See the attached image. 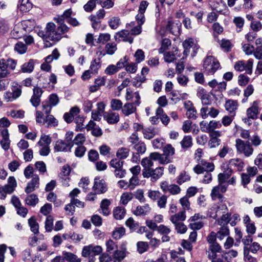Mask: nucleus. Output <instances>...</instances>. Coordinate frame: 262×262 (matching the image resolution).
Returning <instances> with one entry per match:
<instances>
[{"label":"nucleus","instance_id":"1","mask_svg":"<svg viewBox=\"0 0 262 262\" xmlns=\"http://www.w3.org/2000/svg\"><path fill=\"white\" fill-rule=\"evenodd\" d=\"M236 147L237 150L241 152H243L246 157L251 156L253 151V148L249 141L246 143L240 139L236 140Z\"/></svg>","mask_w":262,"mask_h":262},{"label":"nucleus","instance_id":"2","mask_svg":"<svg viewBox=\"0 0 262 262\" xmlns=\"http://www.w3.org/2000/svg\"><path fill=\"white\" fill-rule=\"evenodd\" d=\"M93 189L97 194L105 193L107 191V188L104 180L103 179L100 180L99 177H96L94 179Z\"/></svg>","mask_w":262,"mask_h":262},{"label":"nucleus","instance_id":"3","mask_svg":"<svg viewBox=\"0 0 262 262\" xmlns=\"http://www.w3.org/2000/svg\"><path fill=\"white\" fill-rule=\"evenodd\" d=\"M73 146V144H70L67 143L66 141L59 140L57 141L54 147V150L55 151H68V148L69 147L68 151H71V149Z\"/></svg>","mask_w":262,"mask_h":262},{"label":"nucleus","instance_id":"4","mask_svg":"<svg viewBox=\"0 0 262 262\" xmlns=\"http://www.w3.org/2000/svg\"><path fill=\"white\" fill-rule=\"evenodd\" d=\"M39 178L38 175L34 174L31 181L27 184L25 191L27 193H30L38 188L39 185Z\"/></svg>","mask_w":262,"mask_h":262},{"label":"nucleus","instance_id":"5","mask_svg":"<svg viewBox=\"0 0 262 262\" xmlns=\"http://www.w3.org/2000/svg\"><path fill=\"white\" fill-rule=\"evenodd\" d=\"M70 30V28L66 24L59 25L56 28L55 33V37L52 38V40L58 41L61 38V35L68 32Z\"/></svg>","mask_w":262,"mask_h":262},{"label":"nucleus","instance_id":"6","mask_svg":"<svg viewBox=\"0 0 262 262\" xmlns=\"http://www.w3.org/2000/svg\"><path fill=\"white\" fill-rule=\"evenodd\" d=\"M210 136L211 138L209 141L208 145L210 148H214L220 145L221 140L217 138L218 137L221 136V133L219 131L211 133Z\"/></svg>","mask_w":262,"mask_h":262},{"label":"nucleus","instance_id":"7","mask_svg":"<svg viewBox=\"0 0 262 262\" xmlns=\"http://www.w3.org/2000/svg\"><path fill=\"white\" fill-rule=\"evenodd\" d=\"M103 118L109 124H115L119 121V115L116 113L104 112Z\"/></svg>","mask_w":262,"mask_h":262},{"label":"nucleus","instance_id":"8","mask_svg":"<svg viewBox=\"0 0 262 262\" xmlns=\"http://www.w3.org/2000/svg\"><path fill=\"white\" fill-rule=\"evenodd\" d=\"M35 62V60L32 59L25 62L21 67V72L24 73H31L34 70Z\"/></svg>","mask_w":262,"mask_h":262},{"label":"nucleus","instance_id":"9","mask_svg":"<svg viewBox=\"0 0 262 262\" xmlns=\"http://www.w3.org/2000/svg\"><path fill=\"white\" fill-rule=\"evenodd\" d=\"M150 210V208L148 204H145L143 206H137L136 209L133 211V213L137 216L144 215L148 213Z\"/></svg>","mask_w":262,"mask_h":262},{"label":"nucleus","instance_id":"10","mask_svg":"<svg viewBox=\"0 0 262 262\" xmlns=\"http://www.w3.org/2000/svg\"><path fill=\"white\" fill-rule=\"evenodd\" d=\"M56 29V26L53 23H48L47 24L46 27V35L48 36V38L51 40L55 37Z\"/></svg>","mask_w":262,"mask_h":262},{"label":"nucleus","instance_id":"11","mask_svg":"<svg viewBox=\"0 0 262 262\" xmlns=\"http://www.w3.org/2000/svg\"><path fill=\"white\" fill-rule=\"evenodd\" d=\"M136 111V107L133 103H127L125 104L122 109V112L125 116H128Z\"/></svg>","mask_w":262,"mask_h":262},{"label":"nucleus","instance_id":"12","mask_svg":"<svg viewBox=\"0 0 262 262\" xmlns=\"http://www.w3.org/2000/svg\"><path fill=\"white\" fill-rule=\"evenodd\" d=\"M71 171L70 166L68 165H66L62 166L61 171L59 174V177L60 179L66 181L67 180H70L68 176L70 175Z\"/></svg>","mask_w":262,"mask_h":262},{"label":"nucleus","instance_id":"13","mask_svg":"<svg viewBox=\"0 0 262 262\" xmlns=\"http://www.w3.org/2000/svg\"><path fill=\"white\" fill-rule=\"evenodd\" d=\"M233 170L232 169L228 168L223 173H220L218 175V180L220 184L225 182L226 179H228L232 174Z\"/></svg>","mask_w":262,"mask_h":262},{"label":"nucleus","instance_id":"14","mask_svg":"<svg viewBox=\"0 0 262 262\" xmlns=\"http://www.w3.org/2000/svg\"><path fill=\"white\" fill-rule=\"evenodd\" d=\"M222 124L219 121L212 120L210 121L206 129H202V130L205 132H210L211 133L215 132L214 130L215 128H220Z\"/></svg>","mask_w":262,"mask_h":262},{"label":"nucleus","instance_id":"15","mask_svg":"<svg viewBox=\"0 0 262 262\" xmlns=\"http://www.w3.org/2000/svg\"><path fill=\"white\" fill-rule=\"evenodd\" d=\"M237 105L238 104L236 101L228 100L226 101L225 107L227 111L232 113L237 109Z\"/></svg>","mask_w":262,"mask_h":262},{"label":"nucleus","instance_id":"16","mask_svg":"<svg viewBox=\"0 0 262 262\" xmlns=\"http://www.w3.org/2000/svg\"><path fill=\"white\" fill-rule=\"evenodd\" d=\"M126 213L125 209L124 207H117L113 210V215L116 220L122 219Z\"/></svg>","mask_w":262,"mask_h":262},{"label":"nucleus","instance_id":"17","mask_svg":"<svg viewBox=\"0 0 262 262\" xmlns=\"http://www.w3.org/2000/svg\"><path fill=\"white\" fill-rule=\"evenodd\" d=\"M62 255L64 256V260L69 262H81V259L77 258V256L74 254L69 252L63 251Z\"/></svg>","mask_w":262,"mask_h":262},{"label":"nucleus","instance_id":"18","mask_svg":"<svg viewBox=\"0 0 262 262\" xmlns=\"http://www.w3.org/2000/svg\"><path fill=\"white\" fill-rule=\"evenodd\" d=\"M255 103L256 102H254L253 106L248 108L247 110V116L252 119H255L257 117L258 107L254 105Z\"/></svg>","mask_w":262,"mask_h":262},{"label":"nucleus","instance_id":"19","mask_svg":"<svg viewBox=\"0 0 262 262\" xmlns=\"http://www.w3.org/2000/svg\"><path fill=\"white\" fill-rule=\"evenodd\" d=\"M28 223L31 231L35 234H38L39 233V224L37 223L35 217H30L28 220Z\"/></svg>","mask_w":262,"mask_h":262},{"label":"nucleus","instance_id":"20","mask_svg":"<svg viewBox=\"0 0 262 262\" xmlns=\"http://www.w3.org/2000/svg\"><path fill=\"white\" fill-rule=\"evenodd\" d=\"M111 204V202L109 200L105 199H103L100 204V207L102 210V213L104 215H108L110 213L108 209V206Z\"/></svg>","mask_w":262,"mask_h":262},{"label":"nucleus","instance_id":"21","mask_svg":"<svg viewBox=\"0 0 262 262\" xmlns=\"http://www.w3.org/2000/svg\"><path fill=\"white\" fill-rule=\"evenodd\" d=\"M192 139L191 136H185L181 141V147L183 149H187L192 145Z\"/></svg>","mask_w":262,"mask_h":262},{"label":"nucleus","instance_id":"22","mask_svg":"<svg viewBox=\"0 0 262 262\" xmlns=\"http://www.w3.org/2000/svg\"><path fill=\"white\" fill-rule=\"evenodd\" d=\"M124 164V161L118 159L114 158L111 160L110 162V165L115 168V170L123 168V165Z\"/></svg>","mask_w":262,"mask_h":262},{"label":"nucleus","instance_id":"23","mask_svg":"<svg viewBox=\"0 0 262 262\" xmlns=\"http://www.w3.org/2000/svg\"><path fill=\"white\" fill-rule=\"evenodd\" d=\"M38 198L35 194L29 195L25 199L26 203L27 205L34 206L38 202Z\"/></svg>","mask_w":262,"mask_h":262},{"label":"nucleus","instance_id":"24","mask_svg":"<svg viewBox=\"0 0 262 262\" xmlns=\"http://www.w3.org/2000/svg\"><path fill=\"white\" fill-rule=\"evenodd\" d=\"M163 167H159L155 169H152V181L155 182L163 174Z\"/></svg>","mask_w":262,"mask_h":262},{"label":"nucleus","instance_id":"25","mask_svg":"<svg viewBox=\"0 0 262 262\" xmlns=\"http://www.w3.org/2000/svg\"><path fill=\"white\" fill-rule=\"evenodd\" d=\"M229 164L231 165L237 167V170L239 171H242L244 166V162L241 159L238 158L230 160Z\"/></svg>","mask_w":262,"mask_h":262},{"label":"nucleus","instance_id":"26","mask_svg":"<svg viewBox=\"0 0 262 262\" xmlns=\"http://www.w3.org/2000/svg\"><path fill=\"white\" fill-rule=\"evenodd\" d=\"M129 149L126 148L122 147L119 148L117 153L116 156L120 160H123L126 158L128 156Z\"/></svg>","mask_w":262,"mask_h":262},{"label":"nucleus","instance_id":"27","mask_svg":"<svg viewBox=\"0 0 262 262\" xmlns=\"http://www.w3.org/2000/svg\"><path fill=\"white\" fill-rule=\"evenodd\" d=\"M137 251L140 254H142L148 251L149 245L147 242H138L137 243Z\"/></svg>","mask_w":262,"mask_h":262},{"label":"nucleus","instance_id":"28","mask_svg":"<svg viewBox=\"0 0 262 262\" xmlns=\"http://www.w3.org/2000/svg\"><path fill=\"white\" fill-rule=\"evenodd\" d=\"M143 134L145 138L151 139L156 135V132L154 127H148L143 129Z\"/></svg>","mask_w":262,"mask_h":262},{"label":"nucleus","instance_id":"29","mask_svg":"<svg viewBox=\"0 0 262 262\" xmlns=\"http://www.w3.org/2000/svg\"><path fill=\"white\" fill-rule=\"evenodd\" d=\"M125 232V229L124 227L116 228L112 233V236L114 239H120Z\"/></svg>","mask_w":262,"mask_h":262},{"label":"nucleus","instance_id":"30","mask_svg":"<svg viewBox=\"0 0 262 262\" xmlns=\"http://www.w3.org/2000/svg\"><path fill=\"white\" fill-rule=\"evenodd\" d=\"M123 103L119 99H113L111 101V107L113 111H119L122 109Z\"/></svg>","mask_w":262,"mask_h":262},{"label":"nucleus","instance_id":"31","mask_svg":"<svg viewBox=\"0 0 262 262\" xmlns=\"http://www.w3.org/2000/svg\"><path fill=\"white\" fill-rule=\"evenodd\" d=\"M84 120V118L82 116L78 115L76 117L75 122L77 124L76 127V131H82L84 129V127H81Z\"/></svg>","mask_w":262,"mask_h":262},{"label":"nucleus","instance_id":"32","mask_svg":"<svg viewBox=\"0 0 262 262\" xmlns=\"http://www.w3.org/2000/svg\"><path fill=\"white\" fill-rule=\"evenodd\" d=\"M134 194L132 192L128 193V192H125L123 193L121 196L120 199V202L123 205H126L128 202L132 200L133 198Z\"/></svg>","mask_w":262,"mask_h":262},{"label":"nucleus","instance_id":"33","mask_svg":"<svg viewBox=\"0 0 262 262\" xmlns=\"http://www.w3.org/2000/svg\"><path fill=\"white\" fill-rule=\"evenodd\" d=\"M53 217L52 215H48L45 222V229L46 231L51 232L53 226Z\"/></svg>","mask_w":262,"mask_h":262},{"label":"nucleus","instance_id":"34","mask_svg":"<svg viewBox=\"0 0 262 262\" xmlns=\"http://www.w3.org/2000/svg\"><path fill=\"white\" fill-rule=\"evenodd\" d=\"M101 67L100 58L94 59L91 63L90 69L94 73H97L98 70Z\"/></svg>","mask_w":262,"mask_h":262},{"label":"nucleus","instance_id":"35","mask_svg":"<svg viewBox=\"0 0 262 262\" xmlns=\"http://www.w3.org/2000/svg\"><path fill=\"white\" fill-rule=\"evenodd\" d=\"M44 122L48 123V127H49V126L51 125L56 126L58 125V121L52 115H48L46 116V119H44Z\"/></svg>","mask_w":262,"mask_h":262},{"label":"nucleus","instance_id":"36","mask_svg":"<svg viewBox=\"0 0 262 262\" xmlns=\"http://www.w3.org/2000/svg\"><path fill=\"white\" fill-rule=\"evenodd\" d=\"M244 259L246 262H257L255 258L249 255V249L247 247H245L244 249Z\"/></svg>","mask_w":262,"mask_h":262},{"label":"nucleus","instance_id":"37","mask_svg":"<svg viewBox=\"0 0 262 262\" xmlns=\"http://www.w3.org/2000/svg\"><path fill=\"white\" fill-rule=\"evenodd\" d=\"M250 78L244 74H240L238 77V84L242 86H246L249 82Z\"/></svg>","mask_w":262,"mask_h":262},{"label":"nucleus","instance_id":"38","mask_svg":"<svg viewBox=\"0 0 262 262\" xmlns=\"http://www.w3.org/2000/svg\"><path fill=\"white\" fill-rule=\"evenodd\" d=\"M96 2L94 0L89 1L83 6L84 10L87 12H92L96 7Z\"/></svg>","mask_w":262,"mask_h":262},{"label":"nucleus","instance_id":"39","mask_svg":"<svg viewBox=\"0 0 262 262\" xmlns=\"http://www.w3.org/2000/svg\"><path fill=\"white\" fill-rule=\"evenodd\" d=\"M12 94L14 96L13 99L19 97L21 94V86L18 83H15V85L13 86Z\"/></svg>","mask_w":262,"mask_h":262},{"label":"nucleus","instance_id":"40","mask_svg":"<svg viewBox=\"0 0 262 262\" xmlns=\"http://www.w3.org/2000/svg\"><path fill=\"white\" fill-rule=\"evenodd\" d=\"M52 140L49 136H42L40 138V140L38 142L37 144L40 146H43L44 144H46V146L51 143Z\"/></svg>","mask_w":262,"mask_h":262},{"label":"nucleus","instance_id":"41","mask_svg":"<svg viewBox=\"0 0 262 262\" xmlns=\"http://www.w3.org/2000/svg\"><path fill=\"white\" fill-rule=\"evenodd\" d=\"M120 24V19L118 17H113L108 21V25L112 29H116Z\"/></svg>","mask_w":262,"mask_h":262},{"label":"nucleus","instance_id":"42","mask_svg":"<svg viewBox=\"0 0 262 262\" xmlns=\"http://www.w3.org/2000/svg\"><path fill=\"white\" fill-rule=\"evenodd\" d=\"M174 154V148L171 144H167L163 148V155L168 158L169 156H172Z\"/></svg>","mask_w":262,"mask_h":262},{"label":"nucleus","instance_id":"43","mask_svg":"<svg viewBox=\"0 0 262 262\" xmlns=\"http://www.w3.org/2000/svg\"><path fill=\"white\" fill-rule=\"evenodd\" d=\"M106 252L111 253L113 251L116 250L117 248V245L112 239H109L106 243Z\"/></svg>","mask_w":262,"mask_h":262},{"label":"nucleus","instance_id":"44","mask_svg":"<svg viewBox=\"0 0 262 262\" xmlns=\"http://www.w3.org/2000/svg\"><path fill=\"white\" fill-rule=\"evenodd\" d=\"M125 224L132 231L136 230L137 227L139 226L138 224L135 223L133 218L131 217L127 220Z\"/></svg>","mask_w":262,"mask_h":262},{"label":"nucleus","instance_id":"45","mask_svg":"<svg viewBox=\"0 0 262 262\" xmlns=\"http://www.w3.org/2000/svg\"><path fill=\"white\" fill-rule=\"evenodd\" d=\"M15 50L20 54H24L26 52L27 46L21 42H17L15 46Z\"/></svg>","mask_w":262,"mask_h":262},{"label":"nucleus","instance_id":"46","mask_svg":"<svg viewBox=\"0 0 262 262\" xmlns=\"http://www.w3.org/2000/svg\"><path fill=\"white\" fill-rule=\"evenodd\" d=\"M105 48L106 53L109 55H113L117 50L116 44L114 43H107Z\"/></svg>","mask_w":262,"mask_h":262},{"label":"nucleus","instance_id":"47","mask_svg":"<svg viewBox=\"0 0 262 262\" xmlns=\"http://www.w3.org/2000/svg\"><path fill=\"white\" fill-rule=\"evenodd\" d=\"M52 207L51 204L46 203L41 207L40 212L44 215H48L52 211Z\"/></svg>","mask_w":262,"mask_h":262},{"label":"nucleus","instance_id":"48","mask_svg":"<svg viewBox=\"0 0 262 262\" xmlns=\"http://www.w3.org/2000/svg\"><path fill=\"white\" fill-rule=\"evenodd\" d=\"M98 152L94 149L90 150L88 152L89 160L92 162H95L99 159Z\"/></svg>","mask_w":262,"mask_h":262},{"label":"nucleus","instance_id":"49","mask_svg":"<svg viewBox=\"0 0 262 262\" xmlns=\"http://www.w3.org/2000/svg\"><path fill=\"white\" fill-rule=\"evenodd\" d=\"M85 141V138L82 134H78L73 140V144L82 145Z\"/></svg>","mask_w":262,"mask_h":262},{"label":"nucleus","instance_id":"50","mask_svg":"<svg viewBox=\"0 0 262 262\" xmlns=\"http://www.w3.org/2000/svg\"><path fill=\"white\" fill-rule=\"evenodd\" d=\"M126 257V254L123 251L116 250L113 255V258L116 260H122Z\"/></svg>","mask_w":262,"mask_h":262},{"label":"nucleus","instance_id":"51","mask_svg":"<svg viewBox=\"0 0 262 262\" xmlns=\"http://www.w3.org/2000/svg\"><path fill=\"white\" fill-rule=\"evenodd\" d=\"M49 101L50 104L52 106H53L56 105L59 103V100L57 95L55 93H53L49 96Z\"/></svg>","mask_w":262,"mask_h":262},{"label":"nucleus","instance_id":"52","mask_svg":"<svg viewBox=\"0 0 262 262\" xmlns=\"http://www.w3.org/2000/svg\"><path fill=\"white\" fill-rule=\"evenodd\" d=\"M136 61L137 63H140L144 59V53L141 49H138L135 54Z\"/></svg>","mask_w":262,"mask_h":262},{"label":"nucleus","instance_id":"53","mask_svg":"<svg viewBox=\"0 0 262 262\" xmlns=\"http://www.w3.org/2000/svg\"><path fill=\"white\" fill-rule=\"evenodd\" d=\"M86 148L85 146L81 145L77 147L75 151V156L79 158H81L84 155Z\"/></svg>","mask_w":262,"mask_h":262},{"label":"nucleus","instance_id":"54","mask_svg":"<svg viewBox=\"0 0 262 262\" xmlns=\"http://www.w3.org/2000/svg\"><path fill=\"white\" fill-rule=\"evenodd\" d=\"M139 185V179L137 176H133L129 180V183L127 187L133 190L135 186Z\"/></svg>","mask_w":262,"mask_h":262},{"label":"nucleus","instance_id":"55","mask_svg":"<svg viewBox=\"0 0 262 262\" xmlns=\"http://www.w3.org/2000/svg\"><path fill=\"white\" fill-rule=\"evenodd\" d=\"M134 148L138 151V154H143L145 152L146 149L145 144L143 142L138 143L134 146Z\"/></svg>","mask_w":262,"mask_h":262},{"label":"nucleus","instance_id":"56","mask_svg":"<svg viewBox=\"0 0 262 262\" xmlns=\"http://www.w3.org/2000/svg\"><path fill=\"white\" fill-rule=\"evenodd\" d=\"M229 234V230L228 227L224 225L221 228L220 231L217 232V234L220 236L219 238L221 239H222L224 236H227Z\"/></svg>","mask_w":262,"mask_h":262},{"label":"nucleus","instance_id":"57","mask_svg":"<svg viewBox=\"0 0 262 262\" xmlns=\"http://www.w3.org/2000/svg\"><path fill=\"white\" fill-rule=\"evenodd\" d=\"M110 38L111 36L108 33L100 34L99 36L97 42L104 44L106 42L110 40Z\"/></svg>","mask_w":262,"mask_h":262},{"label":"nucleus","instance_id":"58","mask_svg":"<svg viewBox=\"0 0 262 262\" xmlns=\"http://www.w3.org/2000/svg\"><path fill=\"white\" fill-rule=\"evenodd\" d=\"M220 68V64L219 62L215 59L211 66V68L208 70V73L213 74Z\"/></svg>","mask_w":262,"mask_h":262},{"label":"nucleus","instance_id":"59","mask_svg":"<svg viewBox=\"0 0 262 262\" xmlns=\"http://www.w3.org/2000/svg\"><path fill=\"white\" fill-rule=\"evenodd\" d=\"M244 52L246 55H251L254 53V47L250 44H244L242 47Z\"/></svg>","mask_w":262,"mask_h":262},{"label":"nucleus","instance_id":"60","mask_svg":"<svg viewBox=\"0 0 262 262\" xmlns=\"http://www.w3.org/2000/svg\"><path fill=\"white\" fill-rule=\"evenodd\" d=\"M221 247L217 242H216L210 245L208 252L211 251L212 253H217L221 252Z\"/></svg>","mask_w":262,"mask_h":262},{"label":"nucleus","instance_id":"61","mask_svg":"<svg viewBox=\"0 0 262 262\" xmlns=\"http://www.w3.org/2000/svg\"><path fill=\"white\" fill-rule=\"evenodd\" d=\"M250 27L254 32H258L262 28V24L259 21H252L250 24Z\"/></svg>","mask_w":262,"mask_h":262},{"label":"nucleus","instance_id":"62","mask_svg":"<svg viewBox=\"0 0 262 262\" xmlns=\"http://www.w3.org/2000/svg\"><path fill=\"white\" fill-rule=\"evenodd\" d=\"M35 166L41 173H43L47 171L46 164L43 161L36 162Z\"/></svg>","mask_w":262,"mask_h":262},{"label":"nucleus","instance_id":"63","mask_svg":"<svg viewBox=\"0 0 262 262\" xmlns=\"http://www.w3.org/2000/svg\"><path fill=\"white\" fill-rule=\"evenodd\" d=\"M202 164L203 167H204L205 171L207 172L212 171L214 169V164L212 162L202 161Z\"/></svg>","mask_w":262,"mask_h":262},{"label":"nucleus","instance_id":"64","mask_svg":"<svg viewBox=\"0 0 262 262\" xmlns=\"http://www.w3.org/2000/svg\"><path fill=\"white\" fill-rule=\"evenodd\" d=\"M165 61L168 63L171 62L176 59L175 55L170 52H165L164 54Z\"/></svg>","mask_w":262,"mask_h":262}]
</instances>
